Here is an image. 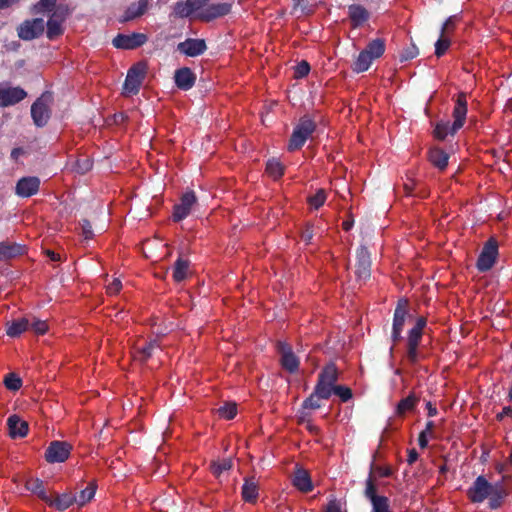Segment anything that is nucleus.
Masks as SVG:
<instances>
[{
	"label": "nucleus",
	"mask_w": 512,
	"mask_h": 512,
	"mask_svg": "<svg viewBox=\"0 0 512 512\" xmlns=\"http://www.w3.org/2000/svg\"><path fill=\"white\" fill-rule=\"evenodd\" d=\"M467 494L474 503L489 499V506L492 509L498 508L507 495L502 483L491 484L483 476L476 478Z\"/></svg>",
	"instance_id": "f257e3e1"
},
{
	"label": "nucleus",
	"mask_w": 512,
	"mask_h": 512,
	"mask_svg": "<svg viewBox=\"0 0 512 512\" xmlns=\"http://www.w3.org/2000/svg\"><path fill=\"white\" fill-rule=\"evenodd\" d=\"M36 13H43L48 16L45 22L47 37L54 39L63 33V23L69 13L65 5H58L57 0H40L34 7Z\"/></svg>",
	"instance_id": "f03ea898"
},
{
	"label": "nucleus",
	"mask_w": 512,
	"mask_h": 512,
	"mask_svg": "<svg viewBox=\"0 0 512 512\" xmlns=\"http://www.w3.org/2000/svg\"><path fill=\"white\" fill-rule=\"evenodd\" d=\"M467 114V100L464 93L457 98L453 111L454 122L450 125L448 122L438 123L434 129V136L440 140L445 139L449 134H455L462 126Z\"/></svg>",
	"instance_id": "7ed1b4c3"
},
{
	"label": "nucleus",
	"mask_w": 512,
	"mask_h": 512,
	"mask_svg": "<svg viewBox=\"0 0 512 512\" xmlns=\"http://www.w3.org/2000/svg\"><path fill=\"white\" fill-rule=\"evenodd\" d=\"M315 129L316 124L308 116L302 117L293 130L288 144V150L295 151L300 149L313 134Z\"/></svg>",
	"instance_id": "20e7f679"
},
{
	"label": "nucleus",
	"mask_w": 512,
	"mask_h": 512,
	"mask_svg": "<svg viewBox=\"0 0 512 512\" xmlns=\"http://www.w3.org/2000/svg\"><path fill=\"white\" fill-rule=\"evenodd\" d=\"M52 102V94L46 92L43 93L31 106V116L37 126L42 127L48 122L51 114Z\"/></svg>",
	"instance_id": "39448f33"
},
{
	"label": "nucleus",
	"mask_w": 512,
	"mask_h": 512,
	"mask_svg": "<svg viewBox=\"0 0 512 512\" xmlns=\"http://www.w3.org/2000/svg\"><path fill=\"white\" fill-rule=\"evenodd\" d=\"M336 381L337 369L333 364H330L320 373L314 392L322 399H328L334 391Z\"/></svg>",
	"instance_id": "423d86ee"
},
{
	"label": "nucleus",
	"mask_w": 512,
	"mask_h": 512,
	"mask_svg": "<svg viewBox=\"0 0 512 512\" xmlns=\"http://www.w3.org/2000/svg\"><path fill=\"white\" fill-rule=\"evenodd\" d=\"M45 30V21L43 18L26 20L19 25L17 33L20 39L29 41L39 37Z\"/></svg>",
	"instance_id": "0eeeda50"
},
{
	"label": "nucleus",
	"mask_w": 512,
	"mask_h": 512,
	"mask_svg": "<svg viewBox=\"0 0 512 512\" xmlns=\"http://www.w3.org/2000/svg\"><path fill=\"white\" fill-rule=\"evenodd\" d=\"M498 255V244L495 239L491 238L489 239L480 255L477 261V267L480 271H488L492 268L494 265L496 258Z\"/></svg>",
	"instance_id": "6e6552de"
},
{
	"label": "nucleus",
	"mask_w": 512,
	"mask_h": 512,
	"mask_svg": "<svg viewBox=\"0 0 512 512\" xmlns=\"http://www.w3.org/2000/svg\"><path fill=\"white\" fill-rule=\"evenodd\" d=\"M27 96L24 89L13 87L7 83H0V107L13 106Z\"/></svg>",
	"instance_id": "1a4fd4ad"
},
{
	"label": "nucleus",
	"mask_w": 512,
	"mask_h": 512,
	"mask_svg": "<svg viewBox=\"0 0 512 512\" xmlns=\"http://www.w3.org/2000/svg\"><path fill=\"white\" fill-rule=\"evenodd\" d=\"M145 75V67L143 65H136L132 67L126 76L123 90L126 96L138 93Z\"/></svg>",
	"instance_id": "9d476101"
},
{
	"label": "nucleus",
	"mask_w": 512,
	"mask_h": 512,
	"mask_svg": "<svg viewBox=\"0 0 512 512\" xmlns=\"http://www.w3.org/2000/svg\"><path fill=\"white\" fill-rule=\"evenodd\" d=\"M71 445L63 441H53L48 446L45 458L49 463L64 462L70 455Z\"/></svg>",
	"instance_id": "9b49d317"
},
{
	"label": "nucleus",
	"mask_w": 512,
	"mask_h": 512,
	"mask_svg": "<svg viewBox=\"0 0 512 512\" xmlns=\"http://www.w3.org/2000/svg\"><path fill=\"white\" fill-rule=\"evenodd\" d=\"M209 0H186L180 1L175 4L174 12L181 18L189 17L193 13L197 15L205 9Z\"/></svg>",
	"instance_id": "f8f14e48"
},
{
	"label": "nucleus",
	"mask_w": 512,
	"mask_h": 512,
	"mask_svg": "<svg viewBox=\"0 0 512 512\" xmlns=\"http://www.w3.org/2000/svg\"><path fill=\"white\" fill-rule=\"evenodd\" d=\"M371 260L370 254L365 247H360L356 254L355 274L360 281H365L370 277Z\"/></svg>",
	"instance_id": "ddd939ff"
},
{
	"label": "nucleus",
	"mask_w": 512,
	"mask_h": 512,
	"mask_svg": "<svg viewBox=\"0 0 512 512\" xmlns=\"http://www.w3.org/2000/svg\"><path fill=\"white\" fill-rule=\"evenodd\" d=\"M40 187V180L35 176L23 177L18 180L15 192L18 196L27 198L36 194Z\"/></svg>",
	"instance_id": "4468645a"
},
{
	"label": "nucleus",
	"mask_w": 512,
	"mask_h": 512,
	"mask_svg": "<svg viewBox=\"0 0 512 512\" xmlns=\"http://www.w3.org/2000/svg\"><path fill=\"white\" fill-rule=\"evenodd\" d=\"M147 41V37L141 33L132 35H118L113 39V45L120 49H134L143 45Z\"/></svg>",
	"instance_id": "2eb2a0df"
},
{
	"label": "nucleus",
	"mask_w": 512,
	"mask_h": 512,
	"mask_svg": "<svg viewBox=\"0 0 512 512\" xmlns=\"http://www.w3.org/2000/svg\"><path fill=\"white\" fill-rule=\"evenodd\" d=\"M196 203V196L193 192H186L182 198L179 204H177L174 207V213L173 218L175 221H181L184 218H186L191 210L192 207Z\"/></svg>",
	"instance_id": "dca6fc26"
},
{
	"label": "nucleus",
	"mask_w": 512,
	"mask_h": 512,
	"mask_svg": "<svg viewBox=\"0 0 512 512\" xmlns=\"http://www.w3.org/2000/svg\"><path fill=\"white\" fill-rule=\"evenodd\" d=\"M206 43L203 39H187L178 44L177 49L179 52L189 56L196 57L201 55L206 50Z\"/></svg>",
	"instance_id": "f3484780"
},
{
	"label": "nucleus",
	"mask_w": 512,
	"mask_h": 512,
	"mask_svg": "<svg viewBox=\"0 0 512 512\" xmlns=\"http://www.w3.org/2000/svg\"><path fill=\"white\" fill-rule=\"evenodd\" d=\"M231 10V6L227 3L211 4L205 7L199 14L198 18L203 21H210L215 18L227 15Z\"/></svg>",
	"instance_id": "a211bd4d"
},
{
	"label": "nucleus",
	"mask_w": 512,
	"mask_h": 512,
	"mask_svg": "<svg viewBox=\"0 0 512 512\" xmlns=\"http://www.w3.org/2000/svg\"><path fill=\"white\" fill-rule=\"evenodd\" d=\"M278 350L281 354L282 366L290 371L294 372L298 369L299 360L293 353L291 347L286 343H278Z\"/></svg>",
	"instance_id": "6ab92c4d"
},
{
	"label": "nucleus",
	"mask_w": 512,
	"mask_h": 512,
	"mask_svg": "<svg viewBox=\"0 0 512 512\" xmlns=\"http://www.w3.org/2000/svg\"><path fill=\"white\" fill-rule=\"evenodd\" d=\"M195 75L187 68H181L175 72V83L182 90H189L195 83Z\"/></svg>",
	"instance_id": "aec40b11"
},
{
	"label": "nucleus",
	"mask_w": 512,
	"mask_h": 512,
	"mask_svg": "<svg viewBox=\"0 0 512 512\" xmlns=\"http://www.w3.org/2000/svg\"><path fill=\"white\" fill-rule=\"evenodd\" d=\"M10 436L13 438L24 437L28 432V423L17 415H12L7 420Z\"/></svg>",
	"instance_id": "412c9836"
},
{
	"label": "nucleus",
	"mask_w": 512,
	"mask_h": 512,
	"mask_svg": "<svg viewBox=\"0 0 512 512\" xmlns=\"http://www.w3.org/2000/svg\"><path fill=\"white\" fill-rule=\"evenodd\" d=\"M25 247L11 242H0V260H9L22 255Z\"/></svg>",
	"instance_id": "4be33fe9"
},
{
	"label": "nucleus",
	"mask_w": 512,
	"mask_h": 512,
	"mask_svg": "<svg viewBox=\"0 0 512 512\" xmlns=\"http://www.w3.org/2000/svg\"><path fill=\"white\" fill-rule=\"evenodd\" d=\"M76 496L71 493H64L56 495L55 497L49 496L47 504L55 507L59 511H64L75 503Z\"/></svg>",
	"instance_id": "5701e85b"
},
{
	"label": "nucleus",
	"mask_w": 512,
	"mask_h": 512,
	"mask_svg": "<svg viewBox=\"0 0 512 512\" xmlns=\"http://www.w3.org/2000/svg\"><path fill=\"white\" fill-rule=\"evenodd\" d=\"M294 486L302 492H310L313 489L310 475L302 468H298L293 477Z\"/></svg>",
	"instance_id": "b1692460"
},
{
	"label": "nucleus",
	"mask_w": 512,
	"mask_h": 512,
	"mask_svg": "<svg viewBox=\"0 0 512 512\" xmlns=\"http://www.w3.org/2000/svg\"><path fill=\"white\" fill-rule=\"evenodd\" d=\"M148 9V0H140L132 3L121 18V22H127L142 16Z\"/></svg>",
	"instance_id": "393cba45"
},
{
	"label": "nucleus",
	"mask_w": 512,
	"mask_h": 512,
	"mask_svg": "<svg viewBox=\"0 0 512 512\" xmlns=\"http://www.w3.org/2000/svg\"><path fill=\"white\" fill-rule=\"evenodd\" d=\"M421 338H422V332H419L418 330H414V329H411L409 331L407 357H408L409 361H411L412 363L417 361V358H418L417 347L419 345Z\"/></svg>",
	"instance_id": "a878e982"
},
{
	"label": "nucleus",
	"mask_w": 512,
	"mask_h": 512,
	"mask_svg": "<svg viewBox=\"0 0 512 512\" xmlns=\"http://www.w3.org/2000/svg\"><path fill=\"white\" fill-rule=\"evenodd\" d=\"M29 331L28 317H22L7 324L6 333L10 337H18L23 332Z\"/></svg>",
	"instance_id": "bb28decb"
},
{
	"label": "nucleus",
	"mask_w": 512,
	"mask_h": 512,
	"mask_svg": "<svg viewBox=\"0 0 512 512\" xmlns=\"http://www.w3.org/2000/svg\"><path fill=\"white\" fill-rule=\"evenodd\" d=\"M449 155L440 148H433L429 152L430 162L439 170H444L448 165Z\"/></svg>",
	"instance_id": "cd10ccee"
},
{
	"label": "nucleus",
	"mask_w": 512,
	"mask_h": 512,
	"mask_svg": "<svg viewBox=\"0 0 512 512\" xmlns=\"http://www.w3.org/2000/svg\"><path fill=\"white\" fill-rule=\"evenodd\" d=\"M407 316V301L400 300L395 309L394 319H393V328L394 330H402L405 319Z\"/></svg>",
	"instance_id": "c85d7f7f"
},
{
	"label": "nucleus",
	"mask_w": 512,
	"mask_h": 512,
	"mask_svg": "<svg viewBox=\"0 0 512 512\" xmlns=\"http://www.w3.org/2000/svg\"><path fill=\"white\" fill-rule=\"evenodd\" d=\"M242 497L246 502L254 503L258 497V486L254 479L246 480L242 486Z\"/></svg>",
	"instance_id": "c756f323"
},
{
	"label": "nucleus",
	"mask_w": 512,
	"mask_h": 512,
	"mask_svg": "<svg viewBox=\"0 0 512 512\" xmlns=\"http://www.w3.org/2000/svg\"><path fill=\"white\" fill-rule=\"evenodd\" d=\"M349 17L354 25L358 26L368 19L369 13L363 6L351 5L349 6Z\"/></svg>",
	"instance_id": "7c9ffc66"
},
{
	"label": "nucleus",
	"mask_w": 512,
	"mask_h": 512,
	"mask_svg": "<svg viewBox=\"0 0 512 512\" xmlns=\"http://www.w3.org/2000/svg\"><path fill=\"white\" fill-rule=\"evenodd\" d=\"M26 488L32 493L36 494L43 501L47 502L49 500V496L45 489L43 482L40 479H30L26 483Z\"/></svg>",
	"instance_id": "2f4dec72"
},
{
	"label": "nucleus",
	"mask_w": 512,
	"mask_h": 512,
	"mask_svg": "<svg viewBox=\"0 0 512 512\" xmlns=\"http://www.w3.org/2000/svg\"><path fill=\"white\" fill-rule=\"evenodd\" d=\"M189 263L188 261L179 258L173 268V279L176 282L183 281L188 275Z\"/></svg>",
	"instance_id": "473e14b6"
},
{
	"label": "nucleus",
	"mask_w": 512,
	"mask_h": 512,
	"mask_svg": "<svg viewBox=\"0 0 512 512\" xmlns=\"http://www.w3.org/2000/svg\"><path fill=\"white\" fill-rule=\"evenodd\" d=\"M418 402V398L411 394L408 397L402 399L397 405L396 413L399 416H403L406 412L412 411Z\"/></svg>",
	"instance_id": "72a5a7b5"
},
{
	"label": "nucleus",
	"mask_w": 512,
	"mask_h": 512,
	"mask_svg": "<svg viewBox=\"0 0 512 512\" xmlns=\"http://www.w3.org/2000/svg\"><path fill=\"white\" fill-rule=\"evenodd\" d=\"M29 322V331L38 335H43L48 331V324L46 321L38 319L33 315H27Z\"/></svg>",
	"instance_id": "f704fd0d"
},
{
	"label": "nucleus",
	"mask_w": 512,
	"mask_h": 512,
	"mask_svg": "<svg viewBox=\"0 0 512 512\" xmlns=\"http://www.w3.org/2000/svg\"><path fill=\"white\" fill-rule=\"evenodd\" d=\"M384 50H385V44L380 39H375V40L371 41L367 45L366 49H364V51L368 55H370L373 60L379 58L384 53Z\"/></svg>",
	"instance_id": "c9c22d12"
},
{
	"label": "nucleus",
	"mask_w": 512,
	"mask_h": 512,
	"mask_svg": "<svg viewBox=\"0 0 512 512\" xmlns=\"http://www.w3.org/2000/svg\"><path fill=\"white\" fill-rule=\"evenodd\" d=\"M373 59L371 58L370 55H368L364 50L362 52H360V54L358 55L355 63H354V66H353V69L354 71L356 72H364L366 70L369 69L371 63H372Z\"/></svg>",
	"instance_id": "e433bc0d"
},
{
	"label": "nucleus",
	"mask_w": 512,
	"mask_h": 512,
	"mask_svg": "<svg viewBox=\"0 0 512 512\" xmlns=\"http://www.w3.org/2000/svg\"><path fill=\"white\" fill-rule=\"evenodd\" d=\"M158 347H159L158 342L156 340H153V341L147 343L145 346L140 347L137 350L134 357H135V359H137L141 362H144L152 355L153 350Z\"/></svg>",
	"instance_id": "4c0bfd02"
},
{
	"label": "nucleus",
	"mask_w": 512,
	"mask_h": 512,
	"mask_svg": "<svg viewBox=\"0 0 512 512\" xmlns=\"http://www.w3.org/2000/svg\"><path fill=\"white\" fill-rule=\"evenodd\" d=\"M95 491L96 486L91 483L87 488L80 492L79 496L76 497L75 503H77L79 506H84L94 497Z\"/></svg>",
	"instance_id": "58836bf2"
},
{
	"label": "nucleus",
	"mask_w": 512,
	"mask_h": 512,
	"mask_svg": "<svg viewBox=\"0 0 512 512\" xmlns=\"http://www.w3.org/2000/svg\"><path fill=\"white\" fill-rule=\"evenodd\" d=\"M266 171L271 177L277 179L283 175L284 167L277 159H270L267 162Z\"/></svg>",
	"instance_id": "ea45409f"
},
{
	"label": "nucleus",
	"mask_w": 512,
	"mask_h": 512,
	"mask_svg": "<svg viewBox=\"0 0 512 512\" xmlns=\"http://www.w3.org/2000/svg\"><path fill=\"white\" fill-rule=\"evenodd\" d=\"M321 400L322 397L316 395L315 392H313L302 404V408L303 410H308V409H312V410H315V409H318L321 407ZM303 416L301 417L302 419H304V417L306 416V413L305 411L302 412Z\"/></svg>",
	"instance_id": "a19ab883"
},
{
	"label": "nucleus",
	"mask_w": 512,
	"mask_h": 512,
	"mask_svg": "<svg viewBox=\"0 0 512 512\" xmlns=\"http://www.w3.org/2000/svg\"><path fill=\"white\" fill-rule=\"evenodd\" d=\"M232 467V460L230 458L221 461H214L211 463V470L215 476H220L223 471H227Z\"/></svg>",
	"instance_id": "79ce46f5"
},
{
	"label": "nucleus",
	"mask_w": 512,
	"mask_h": 512,
	"mask_svg": "<svg viewBox=\"0 0 512 512\" xmlns=\"http://www.w3.org/2000/svg\"><path fill=\"white\" fill-rule=\"evenodd\" d=\"M372 512H391L389 506V499L385 496L374 498L371 501Z\"/></svg>",
	"instance_id": "37998d69"
},
{
	"label": "nucleus",
	"mask_w": 512,
	"mask_h": 512,
	"mask_svg": "<svg viewBox=\"0 0 512 512\" xmlns=\"http://www.w3.org/2000/svg\"><path fill=\"white\" fill-rule=\"evenodd\" d=\"M218 413L222 418H225V419L234 418L237 413L236 403H234V402L225 403L223 406H221L218 409Z\"/></svg>",
	"instance_id": "c03bdc74"
},
{
	"label": "nucleus",
	"mask_w": 512,
	"mask_h": 512,
	"mask_svg": "<svg viewBox=\"0 0 512 512\" xmlns=\"http://www.w3.org/2000/svg\"><path fill=\"white\" fill-rule=\"evenodd\" d=\"M326 200V192L323 189H319L315 195L308 198V202L311 207L318 209L321 207Z\"/></svg>",
	"instance_id": "a18cd8bd"
},
{
	"label": "nucleus",
	"mask_w": 512,
	"mask_h": 512,
	"mask_svg": "<svg viewBox=\"0 0 512 512\" xmlns=\"http://www.w3.org/2000/svg\"><path fill=\"white\" fill-rule=\"evenodd\" d=\"M449 46H450L449 39L446 37V35L441 34L435 44V54L438 57L442 56L446 52V50L449 48Z\"/></svg>",
	"instance_id": "49530a36"
},
{
	"label": "nucleus",
	"mask_w": 512,
	"mask_h": 512,
	"mask_svg": "<svg viewBox=\"0 0 512 512\" xmlns=\"http://www.w3.org/2000/svg\"><path fill=\"white\" fill-rule=\"evenodd\" d=\"M364 495L370 501H373L374 498L380 497L379 495L376 494V485L374 483L372 474H370L369 478L366 480V487H365Z\"/></svg>",
	"instance_id": "de8ad7c7"
},
{
	"label": "nucleus",
	"mask_w": 512,
	"mask_h": 512,
	"mask_svg": "<svg viewBox=\"0 0 512 512\" xmlns=\"http://www.w3.org/2000/svg\"><path fill=\"white\" fill-rule=\"evenodd\" d=\"M4 384L9 390L16 391L21 387L22 382L15 374H8L5 377Z\"/></svg>",
	"instance_id": "09e8293b"
},
{
	"label": "nucleus",
	"mask_w": 512,
	"mask_h": 512,
	"mask_svg": "<svg viewBox=\"0 0 512 512\" xmlns=\"http://www.w3.org/2000/svg\"><path fill=\"white\" fill-rule=\"evenodd\" d=\"M333 393L337 395L343 402L348 401L352 397V391L348 387L334 386Z\"/></svg>",
	"instance_id": "8fccbe9b"
},
{
	"label": "nucleus",
	"mask_w": 512,
	"mask_h": 512,
	"mask_svg": "<svg viewBox=\"0 0 512 512\" xmlns=\"http://www.w3.org/2000/svg\"><path fill=\"white\" fill-rule=\"evenodd\" d=\"M310 71V66L306 61H302L295 67V77L302 78L305 77Z\"/></svg>",
	"instance_id": "3c124183"
},
{
	"label": "nucleus",
	"mask_w": 512,
	"mask_h": 512,
	"mask_svg": "<svg viewBox=\"0 0 512 512\" xmlns=\"http://www.w3.org/2000/svg\"><path fill=\"white\" fill-rule=\"evenodd\" d=\"M121 287V280L119 278H114L112 282L107 285V293L111 295L116 294L120 291Z\"/></svg>",
	"instance_id": "603ef678"
},
{
	"label": "nucleus",
	"mask_w": 512,
	"mask_h": 512,
	"mask_svg": "<svg viewBox=\"0 0 512 512\" xmlns=\"http://www.w3.org/2000/svg\"><path fill=\"white\" fill-rule=\"evenodd\" d=\"M418 54V50L415 46L409 47L401 54V61H407L413 59Z\"/></svg>",
	"instance_id": "864d4df0"
},
{
	"label": "nucleus",
	"mask_w": 512,
	"mask_h": 512,
	"mask_svg": "<svg viewBox=\"0 0 512 512\" xmlns=\"http://www.w3.org/2000/svg\"><path fill=\"white\" fill-rule=\"evenodd\" d=\"M91 167H92V163H91L90 159H88V158L77 162V171L80 173H85V172L89 171L91 169Z\"/></svg>",
	"instance_id": "5fc2aeb1"
},
{
	"label": "nucleus",
	"mask_w": 512,
	"mask_h": 512,
	"mask_svg": "<svg viewBox=\"0 0 512 512\" xmlns=\"http://www.w3.org/2000/svg\"><path fill=\"white\" fill-rule=\"evenodd\" d=\"M82 233L86 239H90L93 236L92 227L89 221L83 220L82 224Z\"/></svg>",
	"instance_id": "6e6d98bb"
},
{
	"label": "nucleus",
	"mask_w": 512,
	"mask_h": 512,
	"mask_svg": "<svg viewBox=\"0 0 512 512\" xmlns=\"http://www.w3.org/2000/svg\"><path fill=\"white\" fill-rule=\"evenodd\" d=\"M453 25H454V19H453V17L448 18V19L446 20V22H445V23L443 24V26H442L441 34L446 35V33H447L450 29H452Z\"/></svg>",
	"instance_id": "4d7b16f0"
},
{
	"label": "nucleus",
	"mask_w": 512,
	"mask_h": 512,
	"mask_svg": "<svg viewBox=\"0 0 512 512\" xmlns=\"http://www.w3.org/2000/svg\"><path fill=\"white\" fill-rule=\"evenodd\" d=\"M425 325H426V319L423 318V317H420L417 320L416 325L412 329L418 330L419 332H422V330L425 327Z\"/></svg>",
	"instance_id": "13d9d810"
},
{
	"label": "nucleus",
	"mask_w": 512,
	"mask_h": 512,
	"mask_svg": "<svg viewBox=\"0 0 512 512\" xmlns=\"http://www.w3.org/2000/svg\"><path fill=\"white\" fill-rule=\"evenodd\" d=\"M418 442H419V445L424 448L427 446V443H428V439H427V434H426V431H422L419 435V439H418Z\"/></svg>",
	"instance_id": "bf43d9fd"
},
{
	"label": "nucleus",
	"mask_w": 512,
	"mask_h": 512,
	"mask_svg": "<svg viewBox=\"0 0 512 512\" xmlns=\"http://www.w3.org/2000/svg\"><path fill=\"white\" fill-rule=\"evenodd\" d=\"M505 416L512 417V407H510V406L504 407L502 412L499 413L497 417L501 420Z\"/></svg>",
	"instance_id": "052dcab7"
},
{
	"label": "nucleus",
	"mask_w": 512,
	"mask_h": 512,
	"mask_svg": "<svg viewBox=\"0 0 512 512\" xmlns=\"http://www.w3.org/2000/svg\"><path fill=\"white\" fill-rule=\"evenodd\" d=\"M313 238V232L310 228H307L303 233H302V239L308 243L311 241V239Z\"/></svg>",
	"instance_id": "680f3d73"
},
{
	"label": "nucleus",
	"mask_w": 512,
	"mask_h": 512,
	"mask_svg": "<svg viewBox=\"0 0 512 512\" xmlns=\"http://www.w3.org/2000/svg\"><path fill=\"white\" fill-rule=\"evenodd\" d=\"M418 459V453L416 452L415 449H412L409 451L408 453V463L409 464H413L416 460Z\"/></svg>",
	"instance_id": "e2e57ef3"
},
{
	"label": "nucleus",
	"mask_w": 512,
	"mask_h": 512,
	"mask_svg": "<svg viewBox=\"0 0 512 512\" xmlns=\"http://www.w3.org/2000/svg\"><path fill=\"white\" fill-rule=\"evenodd\" d=\"M18 0H0V9L7 8L14 3H16Z\"/></svg>",
	"instance_id": "0e129e2a"
},
{
	"label": "nucleus",
	"mask_w": 512,
	"mask_h": 512,
	"mask_svg": "<svg viewBox=\"0 0 512 512\" xmlns=\"http://www.w3.org/2000/svg\"><path fill=\"white\" fill-rule=\"evenodd\" d=\"M23 154V149L21 148H14L11 152V158L14 160H17L20 155Z\"/></svg>",
	"instance_id": "69168bd1"
},
{
	"label": "nucleus",
	"mask_w": 512,
	"mask_h": 512,
	"mask_svg": "<svg viewBox=\"0 0 512 512\" xmlns=\"http://www.w3.org/2000/svg\"><path fill=\"white\" fill-rule=\"evenodd\" d=\"M426 407H427V410H428V415L430 417H433V416H435L437 414L436 407H434L430 402L427 403Z\"/></svg>",
	"instance_id": "338daca9"
},
{
	"label": "nucleus",
	"mask_w": 512,
	"mask_h": 512,
	"mask_svg": "<svg viewBox=\"0 0 512 512\" xmlns=\"http://www.w3.org/2000/svg\"><path fill=\"white\" fill-rule=\"evenodd\" d=\"M325 512H340L339 507L335 503H331Z\"/></svg>",
	"instance_id": "774afa93"
}]
</instances>
